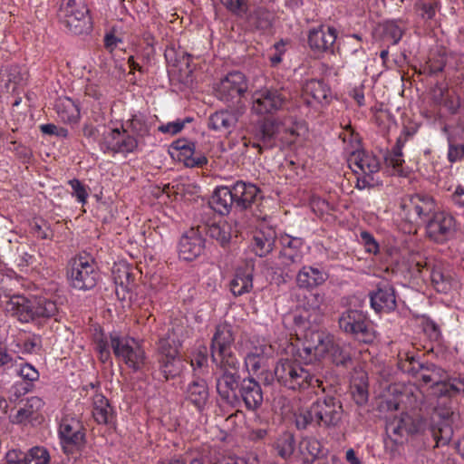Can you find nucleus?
<instances>
[{
    "label": "nucleus",
    "instance_id": "11",
    "mask_svg": "<svg viewBox=\"0 0 464 464\" xmlns=\"http://www.w3.org/2000/svg\"><path fill=\"white\" fill-rule=\"evenodd\" d=\"M400 208L407 221L418 226H426L437 212L435 200L427 194L409 195L401 199Z\"/></svg>",
    "mask_w": 464,
    "mask_h": 464
},
{
    "label": "nucleus",
    "instance_id": "28",
    "mask_svg": "<svg viewBox=\"0 0 464 464\" xmlns=\"http://www.w3.org/2000/svg\"><path fill=\"white\" fill-rule=\"evenodd\" d=\"M253 265L246 264L236 270L234 278L230 281V291L235 296L249 293L253 288Z\"/></svg>",
    "mask_w": 464,
    "mask_h": 464
},
{
    "label": "nucleus",
    "instance_id": "30",
    "mask_svg": "<svg viewBox=\"0 0 464 464\" xmlns=\"http://www.w3.org/2000/svg\"><path fill=\"white\" fill-rule=\"evenodd\" d=\"M202 231L210 238L215 239L223 248L228 247L233 230L231 225L227 222H213L211 224H205L198 227Z\"/></svg>",
    "mask_w": 464,
    "mask_h": 464
},
{
    "label": "nucleus",
    "instance_id": "60",
    "mask_svg": "<svg viewBox=\"0 0 464 464\" xmlns=\"http://www.w3.org/2000/svg\"><path fill=\"white\" fill-rule=\"evenodd\" d=\"M18 373L24 381L29 382H33L39 378V372L28 363L22 365Z\"/></svg>",
    "mask_w": 464,
    "mask_h": 464
},
{
    "label": "nucleus",
    "instance_id": "3",
    "mask_svg": "<svg viewBox=\"0 0 464 464\" xmlns=\"http://www.w3.org/2000/svg\"><path fill=\"white\" fill-rule=\"evenodd\" d=\"M5 310L16 316L22 323L42 324L58 313L55 301L44 296L32 298L24 295H13L5 303Z\"/></svg>",
    "mask_w": 464,
    "mask_h": 464
},
{
    "label": "nucleus",
    "instance_id": "22",
    "mask_svg": "<svg viewBox=\"0 0 464 464\" xmlns=\"http://www.w3.org/2000/svg\"><path fill=\"white\" fill-rule=\"evenodd\" d=\"M239 408L243 405L249 411H256L263 403V392L258 382L253 377H245L240 387Z\"/></svg>",
    "mask_w": 464,
    "mask_h": 464
},
{
    "label": "nucleus",
    "instance_id": "7",
    "mask_svg": "<svg viewBox=\"0 0 464 464\" xmlns=\"http://www.w3.org/2000/svg\"><path fill=\"white\" fill-rule=\"evenodd\" d=\"M251 99L254 114L273 117L286 108L290 96L283 87L265 86L256 90Z\"/></svg>",
    "mask_w": 464,
    "mask_h": 464
},
{
    "label": "nucleus",
    "instance_id": "48",
    "mask_svg": "<svg viewBox=\"0 0 464 464\" xmlns=\"http://www.w3.org/2000/svg\"><path fill=\"white\" fill-rule=\"evenodd\" d=\"M439 2L437 0H420L416 4L418 14L425 21L432 20L437 13Z\"/></svg>",
    "mask_w": 464,
    "mask_h": 464
},
{
    "label": "nucleus",
    "instance_id": "55",
    "mask_svg": "<svg viewBox=\"0 0 464 464\" xmlns=\"http://www.w3.org/2000/svg\"><path fill=\"white\" fill-rule=\"evenodd\" d=\"M352 395L354 402L359 406H362L368 401V391L364 385L355 384L353 387Z\"/></svg>",
    "mask_w": 464,
    "mask_h": 464
},
{
    "label": "nucleus",
    "instance_id": "47",
    "mask_svg": "<svg viewBox=\"0 0 464 464\" xmlns=\"http://www.w3.org/2000/svg\"><path fill=\"white\" fill-rule=\"evenodd\" d=\"M121 138V130L119 129H112L107 132L102 133V140L101 142V149L104 151H111L117 153V146Z\"/></svg>",
    "mask_w": 464,
    "mask_h": 464
},
{
    "label": "nucleus",
    "instance_id": "37",
    "mask_svg": "<svg viewBox=\"0 0 464 464\" xmlns=\"http://www.w3.org/2000/svg\"><path fill=\"white\" fill-rule=\"evenodd\" d=\"M314 412V402L307 408L299 409L294 415L296 429L305 430L311 427L318 428V419Z\"/></svg>",
    "mask_w": 464,
    "mask_h": 464
},
{
    "label": "nucleus",
    "instance_id": "42",
    "mask_svg": "<svg viewBox=\"0 0 464 464\" xmlns=\"http://www.w3.org/2000/svg\"><path fill=\"white\" fill-rule=\"evenodd\" d=\"M401 21L390 20L379 25L380 36L383 41H389L392 44H397L402 37L403 29L400 25Z\"/></svg>",
    "mask_w": 464,
    "mask_h": 464
},
{
    "label": "nucleus",
    "instance_id": "53",
    "mask_svg": "<svg viewBox=\"0 0 464 464\" xmlns=\"http://www.w3.org/2000/svg\"><path fill=\"white\" fill-rule=\"evenodd\" d=\"M306 298V305L312 310H321L325 304V295L324 293H310Z\"/></svg>",
    "mask_w": 464,
    "mask_h": 464
},
{
    "label": "nucleus",
    "instance_id": "9",
    "mask_svg": "<svg viewBox=\"0 0 464 464\" xmlns=\"http://www.w3.org/2000/svg\"><path fill=\"white\" fill-rule=\"evenodd\" d=\"M111 347L114 355L121 359L133 372H140L146 363V353L134 338L110 334Z\"/></svg>",
    "mask_w": 464,
    "mask_h": 464
},
{
    "label": "nucleus",
    "instance_id": "52",
    "mask_svg": "<svg viewBox=\"0 0 464 464\" xmlns=\"http://www.w3.org/2000/svg\"><path fill=\"white\" fill-rule=\"evenodd\" d=\"M68 183L72 189V196L75 197L79 202L84 204L89 196L85 186L76 179L69 180Z\"/></svg>",
    "mask_w": 464,
    "mask_h": 464
},
{
    "label": "nucleus",
    "instance_id": "16",
    "mask_svg": "<svg viewBox=\"0 0 464 464\" xmlns=\"http://www.w3.org/2000/svg\"><path fill=\"white\" fill-rule=\"evenodd\" d=\"M244 378L241 377L238 371L232 372L225 369L217 378L216 389L221 401L234 409H239V392L243 384Z\"/></svg>",
    "mask_w": 464,
    "mask_h": 464
},
{
    "label": "nucleus",
    "instance_id": "8",
    "mask_svg": "<svg viewBox=\"0 0 464 464\" xmlns=\"http://www.w3.org/2000/svg\"><path fill=\"white\" fill-rule=\"evenodd\" d=\"M156 360L165 381L179 376L184 369V361L179 354V345L170 336L162 337L157 343Z\"/></svg>",
    "mask_w": 464,
    "mask_h": 464
},
{
    "label": "nucleus",
    "instance_id": "51",
    "mask_svg": "<svg viewBox=\"0 0 464 464\" xmlns=\"http://www.w3.org/2000/svg\"><path fill=\"white\" fill-rule=\"evenodd\" d=\"M221 4L231 14L237 17L247 15L248 3L247 0H220Z\"/></svg>",
    "mask_w": 464,
    "mask_h": 464
},
{
    "label": "nucleus",
    "instance_id": "10",
    "mask_svg": "<svg viewBox=\"0 0 464 464\" xmlns=\"http://www.w3.org/2000/svg\"><path fill=\"white\" fill-rule=\"evenodd\" d=\"M58 16L68 31L75 35L89 34L92 29L88 8L75 0H63Z\"/></svg>",
    "mask_w": 464,
    "mask_h": 464
},
{
    "label": "nucleus",
    "instance_id": "34",
    "mask_svg": "<svg viewBox=\"0 0 464 464\" xmlns=\"http://www.w3.org/2000/svg\"><path fill=\"white\" fill-rule=\"evenodd\" d=\"M420 378L425 383H432L431 390L436 387L439 383H449L452 382L453 378H449L447 372L437 366L433 362H423V369L421 370Z\"/></svg>",
    "mask_w": 464,
    "mask_h": 464
},
{
    "label": "nucleus",
    "instance_id": "23",
    "mask_svg": "<svg viewBox=\"0 0 464 464\" xmlns=\"http://www.w3.org/2000/svg\"><path fill=\"white\" fill-rule=\"evenodd\" d=\"M324 455L325 453L319 440L314 438H304L298 444L294 460L298 464H314Z\"/></svg>",
    "mask_w": 464,
    "mask_h": 464
},
{
    "label": "nucleus",
    "instance_id": "50",
    "mask_svg": "<svg viewBox=\"0 0 464 464\" xmlns=\"http://www.w3.org/2000/svg\"><path fill=\"white\" fill-rule=\"evenodd\" d=\"M138 147L137 139L130 135L128 130H121V138L117 146V153H130L133 152Z\"/></svg>",
    "mask_w": 464,
    "mask_h": 464
},
{
    "label": "nucleus",
    "instance_id": "24",
    "mask_svg": "<svg viewBox=\"0 0 464 464\" xmlns=\"http://www.w3.org/2000/svg\"><path fill=\"white\" fill-rule=\"evenodd\" d=\"M242 115L231 109L216 111L208 119V128L223 134H229L236 128Z\"/></svg>",
    "mask_w": 464,
    "mask_h": 464
},
{
    "label": "nucleus",
    "instance_id": "2",
    "mask_svg": "<svg viewBox=\"0 0 464 464\" xmlns=\"http://www.w3.org/2000/svg\"><path fill=\"white\" fill-rule=\"evenodd\" d=\"M262 198V191L256 185L237 180L232 186L218 187L209 203L216 212L225 216L232 210L242 212L252 209Z\"/></svg>",
    "mask_w": 464,
    "mask_h": 464
},
{
    "label": "nucleus",
    "instance_id": "21",
    "mask_svg": "<svg viewBox=\"0 0 464 464\" xmlns=\"http://www.w3.org/2000/svg\"><path fill=\"white\" fill-rule=\"evenodd\" d=\"M307 42L310 49L315 53L331 51L337 39V31L333 26L313 28L309 31Z\"/></svg>",
    "mask_w": 464,
    "mask_h": 464
},
{
    "label": "nucleus",
    "instance_id": "56",
    "mask_svg": "<svg viewBox=\"0 0 464 464\" xmlns=\"http://www.w3.org/2000/svg\"><path fill=\"white\" fill-rule=\"evenodd\" d=\"M464 159V143L453 144L450 143L448 151V160L454 163Z\"/></svg>",
    "mask_w": 464,
    "mask_h": 464
},
{
    "label": "nucleus",
    "instance_id": "25",
    "mask_svg": "<svg viewBox=\"0 0 464 464\" xmlns=\"http://www.w3.org/2000/svg\"><path fill=\"white\" fill-rule=\"evenodd\" d=\"M329 275L322 268L311 266H303L296 275L298 287L313 289L324 284Z\"/></svg>",
    "mask_w": 464,
    "mask_h": 464
},
{
    "label": "nucleus",
    "instance_id": "59",
    "mask_svg": "<svg viewBox=\"0 0 464 464\" xmlns=\"http://www.w3.org/2000/svg\"><path fill=\"white\" fill-rule=\"evenodd\" d=\"M184 129V122L180 121V120H177L175 121L168 122L166 124H162L159 126V131L162 133H169L171 135L178 134Z\"/></svg>",
    "mask_w": 464,
    "mask_h": 464
},
{
    "label": "nucleus",
    "instance_id": "17",
    "mask_svg": "<svg viewBox=\"0 0 464 464\" xmlns=\"http://www.w3.org/2000/svg\"><path fill=\"white\" fill-rule=\"evenodd\" d=\"M427 236L436 243H444L455 236V218L444 211H437L425 226Z\"/></svg>",
    "mask_w": 464,
    "mask_h": 464
},
{
    "label": "nucleus",
    "instance_id": "18",
    "mask_svg": "<svg viewBox=\"0 0 464 464\" xmlns=\"http://www.w3.org/2000/svg\"><path fill=\"white\" fill-rule=\"evenodd\" d=\"M206 240L202 231L198 227H190L180 237L178 250L180 259L193 261L198 257L205 249Z\"/></svg>",
    "mask_w": 464,
    "mask_h": 464
},
{
    "label": "nucleus",
    "instance_id": "41",
    "mask_svg": "<svg viewBox=\"0 0 464 464\" xmlns=\"http://www.w3.org/2000/svg\"><path fill=\"white\" fill-rule=\"evenodd\" d=\"M397 366L401 372L416 377L423 369V362L410 353H400Z\"/></svg>",
    "mask_w": 464,
    "mask_h": 464
},
{
    "label": "nucleus",
    "instance_id": "58",
    "mask_svg": "<svg viewBox=\"0 0 464 464\" xmlns=\"http://www.w3.org/2000/svg\"><path fill=\"white\" fill-rule=\"evenodd\" d=\"M130 127L131 129V131L136 136H139V137H143L144 135H146L149 132L148 125L144 122L143 120H141L138 117H133L130 121Z\"/></svg>",
    "mask_w": 464,
    "mask_h": 464
},
{
    "label": "nucleus",
    "instance_id": "61",
    "mask_svg": "<svg viewBox=\"0 0 464 464\" xmlns=\"http://www.w3.org/2000/svg\"><path fill=\"white\" fill-rule=\"evenodd\" d=\"M298 136L297 132L293 130H284L281 129V140L279 141V148H283L285 146H291L295 142L296 137Z\"/></svg>",
    "mask_w": 464,
    "mask_h": 464
},
{
    "label": "nucleus",
    "instance_id": "4",
    "mask_svg": "<svg viewBox=\"0 0 464 464\" xmlns=\"http://www.w3.org/2000/svg\"><path fill=\"white\" fill-rule=\"evenodd\" d=\"M275 377L276 382L287 390L301 392L310 387H322L325 393L323 382L315 378L296 360L280 359L275 366Z\"/></svg>",
    "mask_w": 464,
    "mask_h": 464
},
{
    "label": "nucleus",
    "instance_id": "57",
    "mask_svg": "<svg viewBox=\"0 0 464 464\" xmlns=\"http://www.w3.org/2000/svg\"><path fill=\"white\" fill-rule=\"evenodd\" d=\"M360 236L367 252L372 254L379 252V245L370 232L362 231Z\"/></svg>",
    "mask_w": 464,
    "mask_h": 464
},
{
    "label": "nucleus",
    "instance_id": "44",
    "mask_svg": "<svg viewBox=\"0 0 464 464\" xmlns=\"http://www.w3.org/2000/svg\"><path fill=\"white\" fill-rule=\"evenodd\" d=\"M404 422V430L407 435H416L422 433L427 427L426 420L420 415L402 417Z\"/></svg>",
    "mask_w": 464,
    "mask_h": 464
},
{
    "label": "nucleus",
    "instance_id": "64",
    "mask_svg": "<svg viewBox=\"0 0 464 464\" xmlns=\"http://www.w3.org/2000/svg\"><path fill=\"white\" fill-rule=\"evenodd\" d=\"M24 456L27 458L35 460L36 462H40L43 459H47L49 460V453L48 451L42 447H34L27 453H24Z\"/></svg>",
    "mask_w": 464,
    "mask_h": 464
},
{
    "label": "nucleus",
    "instance_id": "15",
    "mask_svg": "<svg viewBox=\"0 0 464 464\" xmlns=\"http://www.w3.org/2000/svg\"><path fill=\"white\" fill-rule=\"evenodd\" d=\"M83 430L79 420L74 419L62 420L59 427V436L63 450L65 454H74L83 450L86 444Z\"/></svg>",
    "mask_w": 464,
    "mask_h": 464
},
{
    "label": "nucleus",
    "instance_id": "38",
    "mask_svg": "<svg viewBox=\"0 0 464 464\" xmlns=\"http://www.w3.org/2000/svg\"><path fill=\"white\" fill-rule=\"evenodd\" d=\"M313 349L315 350V357H324L329 354L335 342L334 336L324 332H315L311 334Z\"/></svg>",
    "mask_w": 464,
    "mask_h": 464
},
{
    "label": "nucleus",
    "instance_id": "40",
    "mask_svg": "<svg viewBox=\"0 0 464 464\" xmlns=\"http://www.w3.org/2000/svg\"><path fill=\"white\" fill-rule=\"evenodd\" d=\"M112 275L116 285V294L118 295H120L118 287H121L123 293L131 291V287L134 283V276L130 268L126 266L114 267L112 269Z\"/></svg>",
    "mask_w": 464,
    "mask_h": 464
},
{
    "label": "nucleus",
    "instance_id": "14",
    "mask_svg": "<svg viewBox=\"0 0 464 464\" xmlns=\"http://www.w3.org/2000/svg\"><path fill=\"white\" fill-rule=\"evenodd\" d=\"M282 124L273 117H264L256 121L253 126L252 135L255 141L252 147L258 149L262 153L264 150H271L279 147Z\"/></svg>",
    "mask_w": 464,
    "mask_h": 464
},
{
    "label": "nucleus",
    "instance_id": "27",
    "mask_svg": "<svg viewBox=\"0 0 464 464\" xmlns=\"http://www.w3.org/2000/svg\"><path fill=\"white\" fill-rule=\"evenodd\" d=\"M281 242L283 245V248L280 252L282 264L289 266L300 263L303 258L301 248L304 246V240L300 237L285 236L282 237Z\"/></svg>",
    "mask_w": 464,
    "mask_h": 464
},
{
    "label": "nucleus",
    "instance_id": "31",
    "mask_svg": "<svg viewBox=\"0 0 464 464\" xmlns=\"http://www.w3.org/2000/svg\"><path fill=\"white\" fill-rule=\"evenodd\" d=\"M208 387L205 380L198 379L191 382L187 388V399L199 411H202L208 401Z\"/></svg>",
    "mask_w": 464,
    "mask_h": 464
},
{
    "label": "nucleus",
    "instance_id": "32",
    "mask_svg": "<svg viewBox=\"0 0 464 464\" xmlns=\"http://www.w3.org/2000/svg\"><path fill=\"white\" fill-rule=\"evenodd\" d=\"M276 232L271 228L256 231L252 238V250L260 256H266L272 252L276 242Z\"/></svg>",
    "mask_w": 464,
    "mask_h": 464
},
{
    "label": "nucleus",
    "instance_id": "36",
    "mask_svg": "<svg viewBox=\"0 0 464 464\" xmlns=\"http://www.w3.org/2000/svg\"><path fill=\"white\" fill-rule=\"evenodd\" d=\"M295 447V435L289 431L283 432L275 441V449L277 455L285 460H294Z\"/></svg>",
    "mask_w": 464,
    "mask_h": 464
},
{
    "label": "nucleus",
    "instance_id": "1",
    "mask_svg": "<svg viewBox=\"0 0 464 464\" xmlns=\"http://www.w3.org/2000/svg\"><path fill=\"white\" fill-rule=\"evenodd\" d=\"M464 392V380L453 378L452 382L439 383L433 387L432 394L437 398L430 421V430L436 447L449 445L452 440L453 425L459 420L457 403L453 397Z\"/></svg>",
    "mask_w": 464,
    "mask_h": 464
},
{
    "label": "nucleus",
    "instance_id": "45",
    "mask_svg": "<svg viewBox=\"0 0 464 464\" xmlns=\"http://www.w3.org/2000/svg\"><path fill=\"white\" fill-rule=\"evenodd\" d=\"M446 65V57L444 54H434L430 56L428 62L422 66L420 73L428 76H435L444 70Z\"/></svg>",
    "mask_w": 464,
    "mask_h": 464
},
{
    "label": "nucleus",
    "instance_id": "20",
    "mask_svg": "<svg viewBox=\"0 0 464 464\" xmlns=\"http://www.w3.org/2000/svg\"><path fill=\"white\" fill-rule=\"evenodd\" d=\"M369 296L371 305L377 313H390L397 307L395 289L388 282H380L376 289L370 292Z\"/></svg>",
    "mask_w": 464,
    "mask_h": 464
},
{
    "label": "nucleus",
    "instance_id": "46",
    "mask_svg": "<svg viewBox=\"0 0 464 464\" xmlns=\"http://www.w3.org/2000/svg\"><path fill=\"white\" fill-rule=\"evenodd\" d=\"M405 141V138H402L401 136L399 137L392 150L385 157L386 162L391 164L396 169H399L404 163V160L402 159V148Z\"/></svg>",
    "mask_w": 464,
    "mask_h": 464
},
{
    "label": "nucleus",
    "instance_id": "54",
    "mask_svg": "<svg viewBox=\"0 0 464 464\" xmlns=\"http://www.w3.org/2000/svg\"><path fill=\"white\" fill-rule=\"evenodd\" d=\"M423 330L431 341H440L441 333L439 325L433 320L428 318L424 322Z\"/></svg>",
    "mask_w": 464,
    "mask_h": 464
},
{
    "label": "nucleus",
    "instance_id": "39",
    "mask_svg": "<svg viewBox=\"0 0 464 464\" xmlns=\"http://www.w3.org/2000/svg\"><path fill=\"white\" fill-rule=\"evenodd\" d=\"M329 355L336 367L348 369L353 365L352 349L349 345H341L335 343Z\"/></svg>",
    "mask_w": 464,
    "mask_h": 464
},
{
    "label": "nucleus",
    "instance_id": "5",
    "mask_svg": "<svg viewBox=\"0 0 464 464\" xmlns=\"http://www.w3.org/2000/svg\"><path fill=\"white\" fill-rule=\"evenodd\" d=\"M339 328L355 342L371 345L377 339V332L367 314L357 309H347L338 318Z\"/></svg>",
    "mask_w": 464,
    "mask_h": 464
},
{
    "label": "nucleus",
    "instance_id": "19",
    "mask_svg": "<svg viewBox=\"0 0 464 464\" xmlns=\"http://www.w3.org/2000/svg\"><path fill=\"white\" fill-rule=\"evenodd\" d=\"M417 270L423 273L424 269L429 273L434 288L440 293H448L453 285L451 272L440 263L417 262Z\"/></svg>",
    "mask_w": 464,
    "mask_h": 464
},
{
    "label": "nucleus",
    "instance_id": "35",
    "mask_svg": "<svg viewBox=\"0 0 464 464\" xmlns=\"http://www.w3.org/2000/svg\"><path fill=\"white\" fill-rule=\"evenodd\" d=\"M92 415L99 424H111L114 419L109 401L102 394L95 395L93 399Z\"/></svg>",
    "mask_w": 464,
    "mask_h": 464
},
{
    "label": "nucleus",
    "instance_id": "6",
    "mask_svg": "<svg viewBox=\"0 0 464 464\" xmlns=\"http://www.w3.org/2000/svg\"><path fill=\"white\" fill-rule=\"evenodd\" d=\"M248 84L244 73L238 71L229 72L217 88V97L237 114H244L246 109V94Z\"/></svg>",
    "mask_w": 464,
    "mask_h": 464
},
{
    "label": "nucleus",
    "instance_id": "33",
    "mask_svg": "<svg viewBox=\"0 0 464 464\" xmlns=\"http://www.w3.org/2000/svg\"><path fill=\"white\" fill-rule=\"evenodd\" d=\"M350 165H355L362 174L373 175L380 169V163L376 157L364 150H357L352 153L349 159Z\"/></svg>",
    "mask_w": 464,
    "mask_h": 464
},
{
    "label": "nucleus",
    "instance_id": "62",
    "mask_svg": "<svg viewBox=\"0 0 464 464\" xmlns=\"http://www.w3.org/2000/svg\"><path fill=\"white\" fill-rule=\"evenodd\" d=\"M14 151L15 152V155L24 162H29L32 158V150L27 148L26 146L14 142Z\"/></svg>",
    "mask_w": 464,
    "mask_h": 464
},
{
    "label": "nucleus",
    "instance_id": "29",
    "mask_svg": "<svg viewBox=\"0 0 464 464\" xmlns=\"http://www.w3.org/2000/svg\"><path fill=\"white\" fill-rule=\"evenodd\" d=\"M330 94V88L323 80L311 79L303 85L304 99L308 106L313 103L308 96L318 103H328Z\"/></svg>",
    "mask_w": 464,
    "mask_h": 464
},
{
    "label": "nucleus",
    "instance_id": "43",
    "mask_svg": "<svg viewBox=\"0 0 464 464\" xmlns=\"http://www.w3.org/2000/svg\"><path fill=\"white\" fill-rule=\"evenodd\" d=\"M248 23L258 30H267L272 25V14L264 7H257L247 15Z\"/></svg>",
    "mask_w": 464,
    "mask_h": 464
},
{
    "label": "nucleus",
    "instance_id": "26",
    "mask_svg": "<svg viewBox=\"0 0 464 464\" xmlns=\"http://www.w3.org/2000/svg\"><path fill=\"white\" fill-rule=\"evenodd\" d=\"M234 341L231 326L227 324H218L210 343L212 362H217L216 353H224L225 351L231 349Z\"/></svg>",
    "mask_w": 464,
    "mask_h": 464
},
{
    "label": "nucleus",
    "instance_id": "49",
    "mask_svg": "<svg viewBox=\"0 0 464 464\" xmlns=\"http://www.w3.org/2000/svg\"><path fill=\"white\" fill-rule=\"evenodd\" d=\"M218 355L219 360L217 358V362L215 363L222 370V372L225 369L232 372L238 371L239 362L232 353L231 349L225 351L224 353H218Z\"/></svg>",
    "mask_w": 464,
    "mask_h": 464
},
{
    "label": "nucleus",
    "instance_id": "13",
    "mask_svg": "<svg viewBox=\"0 0 464 464\" xmlns=\"http://www.w3.org/2000/svg\"><path fill=\"white\" fill-rule=\"evenodd\" d=\"M318 419V428L334 430L340 427L343 417V407L339 398L325 393L314 401Z\"/></svg>",
    "mask_w": 464,
    "mask_h": 464
},
{
    "label": "nucleus",
    "instance_id": "12",
    "mask_svg": "<svg viewBox=\"0 0 464 464\" xmlns=\"http://www.w3.org/2000/svg\"><path fill=\"white\" fill-rule=\"evenodd\" d=\"M67 276L72 287L86 291L92 289L99 280L100 275L95 263L85 256H78L72 260Z\"/></svg>",
    "mask_w": 464,
    "mask_h": 464
},
{
    "label": "nucleus",
    "instance_id": "63",
    "mask_svg": "<svg viewBox=\"0 0 464 464\" xmlns=\"http://www.w3.org/2000/svg\"><path fill=\"white\" fill-rule=\"evenodd\" d=\"M24 452L18 450H11L5 456L6 464H24Z\"/></svg>",
    "mask_w": 464,
    "mask_h": 464
}]
</instances>
